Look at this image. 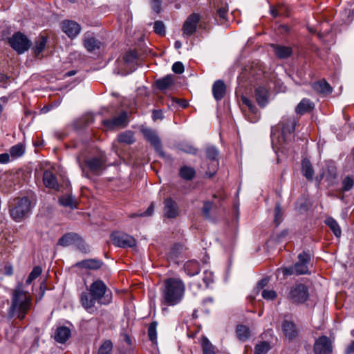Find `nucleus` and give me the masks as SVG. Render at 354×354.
I'll return each instance as SVG.
<instances>
[{"label": "nucleus", "mask_w": 354, "mask_h": 354, "mask_svg": "<svg viewBox=\"0 0 354 354\" xmlns=\"http://www.w3.org/2000/svg\"><path fill=\"white\" fill-rule=\"evenodd\" d=\"M59 202L64 207H68L71 209H75L77 207L75 199L71 195L62 196L59 198Z\"/></svg>", "instance_id": "obj_37"}, {"label": "nucleus", "mask_w": 354, "mask_h": 354, "mask_svg": "<svg viewBox=\"0 0 354 354\" xmlns=\"http://www.w3.org/2000/svg\"><path fill=\"white\" fill-rule=\"evenodd\" d=\"M153 29L154 32L160 35H164L165 34V27L162 21H155Z\"/></svg>", "instance_id": "obj_45"}, {"label": "nucleus", "mask_w": 354, "mask_h": 354, "mask_svg": "<svg viewBox=\"0 0 354 354\" xmlns=\"http://www.w3.org/2000/svg\"><path fill=\"white\" fill-rule=\"evenodd\" d=\"M200 287H201V285L197 283H196V282L193 281V282L190 283V288L192 289H194L195 288H199Z\"/></svg>", "instance_id": "obj_63"}, {"label": "nucleus", "mask_w": 354, "mask_h": 354, "mask_svg": "<svg viewBox=\"0 0 354 354\" xmlns=\"http://www.w3.org/2000/svg\"><path fill=\"white\" fill-rule=\"evenodd\" d=\"M43 182L46 187L49 189H57L58 183L56 176L50 171H45L43 175Z\"/></svg>", "instance_id": "obj_20"}, {"label": "nucleus", "mask_w": 354, "mask_h": 354, "mask_svg": "<svg viewBox=\"0 0 354 354\" xmlns=\"http://www.w3.org/2000/svg\"><path fill=\"white\" fill-rule=\"evenodd\" d=\"M5 274L11 276L13 274V268L11 265L7 264L4 266Z\"/></svg>", "instance_id": "obj_59"}, {"label": "nucleus", "mask_w": 354, "mask_h": 354, "mask_svg": "<svg viewBox=\"0 0 354 354\" xmlns=\"http://www.w3.org/2000/svg\"><path fill=\"white\" fill-rule=\"evenodd\" d=\"M174 83V75H168L156 81V86L160 90H165Z\"/></svg>", "instance_id": "obj_33"}, {"label": "nucleus", "mask_w": 354, "mask_h": 354, "mask_svg": "<svg viewBox=\"0 0 354 354\" xmlns=\"http://www.w3.org/2000/svg\"><path fill=\"white\" fill-rule=\"evenodd\" d=\"M218 156V150L214 146L206 149V156L211 160H216Z\"/></svg>", "instance_id": "obj_43"}, {"label": "nucleus", "mask_w": 354, "mask_h": 354, "mask_svg": "<svg viewBox=\"0 0 354 354\" xmlns=\"http://www.w3.org/2000/svg\"><path fill=\"white\" fill-rule=\"evenodd\" d=\"M185 292V286L180 279L168 278L161 288L162 302L167 306H176L183 300Z\"/></svg>", "instance_id": "obj_2"}, {"label": "nucleus", "mask_w": 354, "mask_h": 354, "mask_svg": "<svg viewBox=\"0 0 354 354\" xmlns=\"http://www.w3.org/2000/svg\"><path fill=\"white\" fill-rule=\"evenodd\" d=\"M241 101L243 105H244L245 108L244 111L245 112L247 119L252 123L257 122L259 119V114L258 109L255 104L245 96L241 97Z\"/></svg>", "instance_id": "obj_11"}, {"label": "nucleus", "mask_w": 354, "mask_h": 354, "mask_svg": "<svg viewBox=\"0 0 354 354\" xmlns=\"http://www.w3.org/2000/svg\"><path fill=\"white\" fill-rule=\"evenodd\" d=\"M157 324L156 322H152L150 324L148 328V335L149 339L153 343H157V331H156Z\"/></svg>", "instance_id": "obj_41"}, {"label": "nucleus", "mask_w": 354, "mask_h": 354, "mask_svg": "<svg viewBox=\"0 0 354 354\" xmlns=\"http://www.w3.org/2000/svg\"><path fill=\"white\" fill-rule=\"evenodd\" d=\"M212 203L209 201H206L204 203L202 212L205 218H210V211L212 208Z\"/></svg>", "instance_id": "obj_50"}, {"label": "nucleus", "mask_w": 354, "mask_h": 354, "mask_svg": "<svg viewBox=\"0 0 354 354\" xmlns=\"http://www.w3.org/2000/svg\"><path fill=\"white\" fill-rule=\"evenodd\" d=\"M153 212V203H151L145 212H144L143 213H141L140 214H133L131 215V217L133 218V217L138 216H149L152 214Z\"/></svg>", "instance_id": "obj_55"}, {"label": "nucleus", "mask_w": 354, "mask_h": 354, "mask_svg": "<svg viewBox=\"0 0 354 354\" xmlns=\"http://www.w3.org/2000/svg\"><path fill=\"white\" fill-rule=\"evenodd\" d=\"M271 346L268 342H261L256 344L254 354H267L270 350Z\"/></svg>", "instance_id": "obj_38"}, {"label": "nucleus", "mask_w": 354, "mask_h": 354, "mask_svg": "<svg viewBox=\"0 0 354 354\" xmlns=\"http://www.w3.org/2000/svg\"><path fill=\"white\" fill-rule=\"evenodd\" d=\"M179 149L181 151L189 154H196L197 152V149L196 148L187 143L180 145Z\"/></svg>", "instance_id": "obj_46"}, {"label": "nucleus", "mask_w": 354, "mask_h": 354, "mask_svg": "<svg viewBox=\"0 0 354 354\" xmlns=\"http://www.w3.org/2000/svg\"><path fill=\"white\" fill-rule=\"evenodd\" d=\"M325 223L328 226L336 237H339L341 236V228L337 222L333 218L328 217L325 220Z\"/></svg>", "instance_id": "obj_29"}, {"label": "nucleus", "mask_w": 354, "mask_h": 354, "mask_svg": "<svg viewBox=\"0 0 354 354\" xmlns=\"http://www.w3.org/2000/svg\"><path fill=\"white\" fill-rule=\"evenodd\" d=\"M213 273L209 270H205L203 272V281L206 287H208L209 285L213 282Z\"/></svg>", "instance_id": "obj_47"}, {"label": "nucleus", "mask_w": 354, "mask_h": 354, "mask_svg": "<svg viewBox=\"0 0 354 354\" xmlns=\"http://www.w3.org/2000/svg\"><path fill=\"white\" fill-rule=\"evenodd\" d=\"M179 174L182 178L187 180H190L194 177L196 171L193 167L189 166H183L180 169Z\"/></svg>", "instance_id": "obj_31"}, {"label": "nucleus", "mask_w": 354, "mask_h": 354, "mask_svg": "<svg viewBox=\"0 0 354 354\" xmlns=\"http://www.w3.org/2000/svg\"><path fill=\"white\" fill-rule=\"evenodd\" d=\"M302 172L304 176L308 180H312L314 176V171L310 162L304 158L302 160Z\"/></svg>", "instance_id": "obj_30"}, {"label": "nucleus", "mask_w": 354, "mask_h": 354, "mask_svg": "<svg viewBox=\"0 0 354 354\" xmlns=\"http://www.w3.org/2000/svg\"><path fill=\"white\" fill-rule=\"evenodd\" d=\"M164 215L169 218H174L179 215L178 205L171 198H167L164 201Z\"/></svg>", "instance_id": "obj_16"}, {"label": "nucleus", "mask_w": 354, "mask_h": 354, "mask_svg": "<svg viewBox=\"0 0 354 354\" xmlns=\"http://www.w3.org/2000/svg\"><path fill=\"white\" fill-rule=\"evenodd\" d=\"M102 265V262L100 260L95 259H86L77 263L79 267L91 270H97L100 268Z\"/></svg>", "instance_id": "obj_28"}, {"label": "nucleus", "mask_w": 354, "mask_h": 354, "mask_svg": "<svg viewBox=\"0 0 354 354\" xmlns=\"http://www.w3.org/2000/svg\"><path fill=\"white\" fill-rule=\"evenodd\" d=\"M354 185V180L350 176H346L342 181L343 192H348L352 189Z\"/></svg>", "instance_id": "obj_44"}, {"label": "nucleus", "mask_w": 354, "mask_h": 354, "mask_svg": "<svg viewBox=\"0 0 354 354\" xmlns=\"http://www.w3.org/2000/svg\"><path fill=\"white\" fill-rule=\"evenodd\" d=\"M79 241H80V238L77 234L67 233L59 239L58 244L63 247H68Z\"/></svg>", "instance_id": "obj_21"}, {"label": "nucleus", "mask_w": 354, "mask_h": 354, "mask_svg": "<svg viewBox=\"0 0 354 354\" xmlns=\"http://www.w3.org/2000/svg\"><path fill=\"white\" fill-rule=\"evenodd\" d=\"M12 160L10 153H1V163H8Z\"/></svg>", "instance_id": "obj_58"}, {"label": "nucleus", "mask_w": 354, "mask_h": 354, "mask_svg": "<svg viewBox=\"0 0 354 354\" xmlns=\"http://www.w3.org/2000/svg\"><path fill=\"white\" fill-rule=\"evenodd\" d=\"M77 160L80 169H82V174L86 177H88V175L86 171V168H88L93 173H98L103 169L106 162V159L102 155L100 156L99 157H93L85 160L84 165L80 162V158H77Z\"/></svg>", "instance_id": "obj_6"}, {"label": "nucleus", "mask_w": 354, "mask_h": 354, "mask_svg": "<svg viewBox=\"0 0 354 354\" xmlns=\"http://www.w3.org/2000/svg\"><path fill=\"white\" fill-rule=\"evenodd\" d=\"M89 291L94 299L100 304H108L111 301V297L106 295L107 287L102 280L94 281L90 286Z\"/></svg>", "instance_id": "obj_5"}, {"label": "nucleus", "mask_w": 354, "mask_h": 354, "mask_svg": "<svg viewBox=\"0 0 354 354\" xmlns=\"http://www.w3.org/2000/svg\"><path fill=\"white\" fill-rule=\"evenodd\" d=\"M97 299L88 293H82L81 295V303L83 307L90 313L95 312V304Z\"/></svg>", "instance_id": "obj_18"}, {"label": "nucleus", "mask_w": 354, "mask_h": 354, "mask_svg": "<svg viewBox=\"0 0 354 354\" xmlns=\"http://www.w3.org/2000/svg\"><path fill=\"white\" fill-rule=\"evenodd\" d=\"M142 131L145 138L154 148L156 151L158 153L160 156L164 157L165 154L162 151V143L157 133L154 130L148 128L143 129Z\"/></svg>", "instance_id": "obj_10"}, {"label": "nucleus", "mask_w": 354, "mask_h": 354, "mask_svg": "<svg viewBox=\"0 0 354 354\" xmlns=\"http://www.w3.org/2000/svg\"><path fill=\"white\" fill-rule=\"evenodd\" d=\"M212 93L216 100H221L225 93V86L223 81L217 80L212 86Z\"/></svg>", "instance_id": "obj_24"}, {"label": "nucleus", "mask_w": 354, "mask_h": 354, "mask_svg": "<svg viewBox=\"0 0 354 354\" xmlns=\"http://www.w3.org/2000/svg\"><path fill=\"white\" fill-rule=\"evenodd\" d=\"M354 352V341L347 347L346 354H351Z\"/></svg>", "instance_id": "obj_61"}, {"label": "nucleus", "mask_w": 354, "mask_h": 354, "mask_svg": "<svg viewBox=\"0 0 354 354\" xmlns=\"http://www.w3.org/2000/svg\"><path fill=\"white\" fill-rule=\"evenodd\" d=\"M308 272V266L305 263L297 262L295 264L293 268H285L283 270L284 274H292L296 273L297 274H305Z\"/></svg>", "instance_id": "obj_22"}, {"label": "nucleus", "mask_w": 354, "mask_h": 354, "mask_svg": "<svg viewBox=\"0 0 354 354\" xmlns=\"http://www.w3.org/2000/svg\"><path fill=\"white\" fill-rule=\"evenodd\" d=\"M153 116L154 119H161L162 118V113L161 111H155L153 113Z\"/></svg>", "instance_id": "obj_62"}, {"label": "nucleus", "mask_w": 354, "mask_h": 354, "mask_svg": "<svg viewBox=\"0 0 354 354\" xmlns=\"http://www.w3.org/2000/svg\"><path fill=\"white\" fill-rule=\"evenodd\" d=\"M295 125L296 122L293 118H283L279 124V129L281 130V136L276 132V129H272V146L276 152L282 150L283 145L292 139Z\"/></svg>", "instance_id": "obj_3"}, {"label": "nucleus", "mask_w": 354, "mask_h": 354, "mask_svg": "<svg viewBox=\"0 0 354 354\" xmlns=\"http://www.w3.org/2000/svg\"><path fill=\"white\" fill-rule=\"evenodd\" d=\"M84 47L89 52H93L100 47V41L94 37H87L84 39Z\"/></svg>", "instance_id": "obj_34"}, {"label": "nucleus", "mask_w": 354, "mask_h": 354, "mask_svg": "<svg viewBox=\"0 0 354 354\" xmlns=\"http://www.w3.org/2000/svg\"><path fill=\"white\" fill-rule=\"evenodd\" d=\"M282 328L284 335L289 339H292L297 336V330L293 322L285 320L283 322Z\"/></svg>", "instance_id": "obj_23"}, {"label": "nucleus", "mask_w": 354, "mask_h": 354, "mask_svg": "<svg viewBox=\"0 0 354 354\" xmlns=\"http://www.w3.org/2000/svg\"><path fill=\"white\" fill-rule=\"evenodd\" d=\"M25 152V149L21 144H17L12 147L10 149V153L12 160H15L21 156Z\"/></svg>", "instance_id": "obj_39"}, {"label": "nucleus", "mask_w": 354, "mask_h": 354, "mask_svg": "<svg viewBox=\"0 0 354 354\" xmlns=\"http://www.w3.org/2000/svg\"><path fill=\"white\" fill-rule=\"evenodd\" d=\"M217 13L221 19H225L227 13V8L225 6L219 8L217 10Z\"/></svg>", "instance_id": "obj_57"}, {"label": "nucleus", "mask_w": 354, "mask_h": 354, "mask_svg": "<svg viewBox=\"0 0 354 354\" xmlns=\"http://www.w3.org/2000/svg\"><path fill=\"white\" fill-rule=\"evenodd\" d=\"M282 210L279 204H277L274 213V223L279 225L282 221Z\"/></svg>", "instance_id": "obj_49"}, {"label": "nucleus", "mask_w": 354, "mask_h": 354, "mask_svg": "<svg viewBox=\"0 0 354 354\" xmlns=\"http://www.w3.org/2000/svg\"><path fill=\"white\" fill-rule=\"evenodd\" d=\"M32 307V297L25 290V285L19 283L12 291L11 305L8 311L9 319L17 317L19 319L25 318Z\"/></svg>", "instance_id": "obj_1"}, {"label": "nucleus", "mask_w": 354, "mask_h": 354, "mask_svg": "<svg viewBox=\"0 0 354 354\" xmlns=\"http://www.w3.org/2000/svg\"><path fill=\"white\" fill-rule=\"evenodd\" d=\"M200 21V16L198 14H192L184 22L183 26V35L186 37L192 35L196 31L197 25Z\"/></svg>", "instance_id": "obj_14"}, {"label": "nucleus", "mask_w": 354, "mask_h": 354, "mask_svg": "<svg viewBox=\"0 0 354 354\" xmlns=\"http://www.w3.org/2000/svg\"><path fill=\"white\" fill-rule=\"evenodd\" d=\"M71 337V330L68 327L60 326L56 329L55 339L59 343H65Z\"/></svg>", "instance_id": "obj_19"}, {"label": "nucleus", "mask_w": 354, "mask_h": 354, "mask_svg": "<svg viewBox=\"0 0 354 354\" xmlns=\"http://www.w3.org/2000/svg\"><path fill=\"white\" fill-rule=\"evenodd\" d=\"M113 349V344L111 340H106L100 346L98 354H111Z\"/></svg>", "instance_id": "obj_40"}, {"label": "nucleus", "mask_w": 354, "mask_h": 354, "mask_svg": "<svg viewBox=\"0 0 354 354\" xmlns=\"http://www.w3.org/2000/svg\"><path fill=\"white\" fill-rule=\"evenodd\" d=\"M137 57L136 52L130 50L127 52L124 56V60L126 63L133 62Z\"/></svg>", "instance_id": "obj_51"}, {"label": "nucleus", "mask_w": 354, "mask_h": 354, "mask_svg": "<svg viewBox=\"0 0 354 354\" xmlns=\"http://www.w3.org/2000/svg\"><path fill=\"white\" fill-rule=\"evenodd\" d=\"M172 71L176 74H182L184 72V65L180 62H176L172 66Z\"/></svg>", "instance_id": "obj_52"}, {"label": "nucleus", "mask_w": 354, "mask_h": 354, "mask_svg": "<svg viewBox=\"0 0 354 354\" xmlns=\"http://www.w3.org/2000/svg\"><path fill=\"white\" fill-rule=\"evenodd\" d=\"M254 97L259 106L261 108H264L269 103L270 93L265 86H259L254 89Z\"/></svg>", "instance_id": "obj_15"}, {"label": "nucleus", "mask_w": 354, "mask_h": 354, "mask_svg": "<svg viewBox=\"0 0 354 354\" xmlns=\"http://www.w3.org/2000/svg\"><path fill=\"white\" fill-rule=\"evenodd\" d=\"M201 346L203 354H216L215 347L206 337H202Z\"/></svg>", "instance_id": "obj_36"}, {"label": "nucleus", "mask_w": 354, "mask_h": 354, "mask_svg": "<svg viewBox=\"0 0 354 354\" xmlns=\"http://www.w3.org/2000/svg\"><path fill=\"white\" fill-rule=\"evenodd\" d=\"M182 46V43L180 41H176L175 43H174V47L176 48V49H179Z\"/></svg>", "instance_id": "obj_64"}, {"label": "nucleus", "mask_w": 354, "mask_h": 354, "mask_svg": "<svg viewBox=\"0 0 354 354\" xmlns=\"http://www.w3.org/2000/svg\"><path fill=\"white\" fill-rule=\"evenodd\" d=\"M42 270L41 267L39 266H35L31 272L30 273L29 276L31 279L35 280L36 278H37L41 274Z\"/></svg>", "instance_id": "obj_54"}, {"label": "nucleus", "mask_w": 354, "mask_h": 354, "mask_svg": "<svg viewBox=\"0 0 354 354\" xmlns=\"http://www.w3.org/2000/svg\"><path fill=\"white\" fill-rule=\"evenodd\" d=\"M151 8L154 12L159 13L161 11V0H151Z\"/></svg>", "instance_id": "obj_53"}, {"label": "nucleus", "mask_w": 354, "mask_h": 354, "mask_svg": "<svg viewBox=\"0 0 354 354\" xmlns=\"http://www.w3.org/2000/svg\"><path fill=\"white\" fill-rule=\"evenodd\" d=\"M312 87L314 91L322 94H330L333 91L332 87L325 80L314 82Z\"/></svg>", "instance_id": "obj_27"}, {"label": "nucleus", "mask_w": 354, "mask_h": 354, "mask_svg": "<svg viewBox=\"0 0 354 354\" xmlns=\"http://www.w3.org/2000/svg\"><path fill=\"white\" fill-rule=\"evenodd\" d=\"M118 141L119 142L131 145L135 142L133 133L131 131H127L118 135Z\"/></svg>", "instance_id": "obj_35"}, {"label": "nucleus", "mask_w": 354, "mask_h": 354, "mask_svg": "<svg viewBox=\"0 0 354 354\" xmlns=\"http://www.w3.org/2000/svg\"><path fill=\"white\" fill-rule=\"evenodd\" d=\"M314 108V104L308 99H303L297 106L295 111L297 114H304L310 112Z\"/></svg>", "instance_id": "obj_26"}, {"label": "nucleus", "mask_w": 354, "mask_h": 354, "mask_svg": "<svg viewBox=\"0 0 354 354\" xmlns=\"http://www.w3.org/2000/svg\"><path fill=\"white\" fill-rule=\"evenodd\" d=\"M313 351L315 354H330L332 353V344L330 339L321 336L315 340Z\"/></svg>", "instance_id": "obj_12"}, {"label": "nucleus", "mask_w": 354, "mask_h": 354, "mask_svg": "<svg viewBox=\"0 0 354 354\" xmlns=\"http://www.w3.org/2000/svg\"><path fill=\"white\" fill-rule=\"evenodd\" d=\"M309 297L308 288L302 283H296L290 290L288 297L294 303H304Z\"/></svg>", "instance_id": "obj_7"}, {"label": "nucleus", "mask_w": 354, "mask_h": 354, "mask_svg": "<svg viewBox=\"0 0 354 354\" xmlns=\"http://www.w3.org/2000/svg\"><path fill=\"white\" fill-rule=\"evenodd\" d=\"M271 46L273 48L275 55L280 59L287 58L292 54L290 47L277 44H272Z\"/></svg>", "instance_id": "obj_25"}, {"label": "nucleus", "mask_w": 354, "mask_h": 354, "mask_svg": "<svg viewBox=\"0 0 354 354\" xmlns=\"http://www.w3.org/2000/svg\"><path fill=\"white\" fill-rule=\"evenodd\" d=\"M128 124V115L126 111H122L118 116L111 120H105L103 124L109 129L125 127Z\"/></svg>", "instance_id": "obj_13"}, {"label": "nucleus", "mask_w": 354, "mask_h": 354, "mask_svg": "<svg viewBox=\"0 0 354 354\" xmlns=\"http://www.w3.org/2000/svg\"><path fill=\"white\" fill-rule=\"evenodd\" d=\"M298 258H299L298 262L305 263V264H307V265H308V263L310 262V255L306 252H303V253L300 254L299 255Z\"/></svg>", "instance_id": "obj_56"}, {"label": "nucleus", "mask_w": 354, "mask_h": 354, "mask_svg": "<svg viewBox=\"0 0 354 354\" xmlns=\"http://www.w3.org/2000/svg\"><path fill=\"white\" fill-rule=\"evenodd\" d=\"M261 295L266 300H273L277 297V293L272 290L265 289L262 291Z\"/></svg>", "instance_id": "obj_48"}, {"label": "nucleus", "mask_w": 354, "mask_h": 354, "mask_svg": "<svg viewBox=\"0 0 354 354\" xmlns=\"http://www.w3.org/2000/svg\"><path fill=\"white\" fill-rule=\"evenodd\" d=\"M236 333L239 339L243 342L246 341L250 336L249 328L243 325L236 326Z\"/></svg>", "instance_id": "obj_32"}, {"label": "nucleus", "mask_w": 354, "mask_h": 354, "mask_svg": "<svg viewBox=\"0 0 354 354\" xmlns=\"http://www.w3.org/2000/svg\"><path fill=\"white\" fill-rule=\"evenodd\" d=\"M62 28L70 38L75 37L81 30V27L77 22L69 20L62 22Z\"/></svg>", "instance_id": "obj_17"}, {"label": "nucleus", "mask_w": 354, "mask_h": 354, "mask_svg": "<svg viewBox=\"0 0 354 354\" xmlns=\"http://www.w3.org/2000/svg\"><path fill=\"white\" fill-rule=\"evenodd\" d=\"M269 279L268 278H263L261 280H260L257 283V288L259 289L263 288V287L266 286L268 283Z\"/></svg>", "instance_id": "obj_60"}, {"label": "nucleus", "mask_w": 354, "mask_h": 354, "mask_svg": "<svg viewBox=\"0 0 354 354\" xmlns=\"http://www.w3.org/2000/svg\"><path fill=\"white\" fill-rule=\"evenodd\" d=\"M111 240L112 243L119 248H132L136 245V239L126 233L115 232L111 234Z\"/></svg>", "instance_id": "obj_8"}, {"label": "nucleus", "mask_w": 354, "mask_h": 354, "mask_svg": "<svg viewBox=\"0 0 354 354\" xmlns=\"http://www.w3.org/2000/svg\"><path fill=\"white\" fill-rule=\"evenodd\" d=\"M9 44L19 54L25 53L30 46V40L21 32L15 33L9 39Z\"/></svg>", "instance_id": "obj_9"}, {"label": "nucleus", "mask_w": 354, "mask_h": 354, "mask_svg": "<svg viewBox=\"0 0 354 354\" xmlns=\"http://www.w3.org/2000/svg\"><path fill=\"white\" fill-rule=\"evenodd\" d=\"M31 203L26 197L15 200L13 207L10 209V215L15 221H21L30 212Z\"/></svg>", "instance_id": "obj_4"}, {"label": "nucleus", "mask_w": 354, "mask_h": 354, "mask_svg": "<svg viewBox=\"0 0 354 354\" xmlns=\"http://www.w3.org/2000/svg\"><path fill=\"white\" fill-rule=\"evenodd\" d=\"M46 44V38L41 37L39 40L35 42L34 50L36 55L40 54L45 48Z\"/></svg>", "instance_id": "obj_42"}]
</instances>
